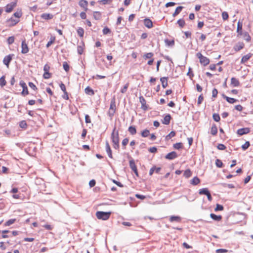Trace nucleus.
I'll use <instances>...</instances> for the list:
<instances>
[{"label": "nucleus", "mask_w": 253, "mask_h": 253, "mask_svg": "<svg viewBox=\"0 0 253 253\" xmlns=\"http://www.w3.org/2000/svg\"><path fill=\"white\" fill-rule=\"evenodd\" d=\"M111 139L113 143V146L114 148L118 150L120 147L119 132L117 131L115 132V128L111 133Z\"/></svg>", "instance_id": "nucleus-1"}, {"label": "nucleus", "mask_w": 253, "mask_h": 253, "mask_svg": "<svg viewBox=\"0 0 253 253\" xmlns=\"http://www.w3.org/2000/svg\"><path fill=\"white\" fill-rule=\"evenodd\" d=\"M111 214V212H104L98 211L96 212V216L98 219L104 220H107L109 218Z\"/></svg>", "instance_id": "nucleus-2"}, {"label": "nucleus", "mask_w": 253, "mask_h": 253, "mask_svg": "<svg viewBox=\"0 0 253 253\" xmlns=\"http://www.w3.org/2000/svg\"><path fill=\"white\" fill-rule=\"evenodd\" d=\"M116 110V105L115 98L114 97L111 101L110 108L108 112V115L110 118H112L115 113Z\"/></svg>", "instance_id": "nucleus-3"}, {"label": "nucleus", "mask_w": 253, "mask_h": 253, "mask_svg": "<svg viewBox=\"0 0 253 253\" xmlns=\"http://www.w3.org/2000/svg\"><path fill=\"white\" fill-rule=\"evenodd\" d=\"M196 56L199 58L200 63L204 66H206L210 63V59L202 55L201 52H198L196 54Z\"/></svg>", "instance_id": "nucleus-4"}, {"label": "nucleus", "mask_w": 253, "mask_h": 253, "mask_svg": "<svg viewBox=\"0 0 253 253\" xmlns=\"http://www.w3.org/2000/svg\"><path fill=\"white\" fill-rule=\"evenodd\" d=\"M17 0H14L10 3L7 4L5 7V11L7 13L11 12L16 6Z\"/></svg>", "instance_id": "nucleus-5"}, {"label": "nucleus", "mask_w": 253, "mask_h": 253, "mask_svg": "<svg viewBox=\"0 0 253 253\" xmlns=\"http://www.w3.org/2000/svg\"><path fill=\"white\" fill-rule=\"evenodd\" d=\"M13 54H9L5 56L3 59V63L6 65L7 68L9 67V64L14 57Z\"/></svg>", "instance_id": "nucleus-6"}, {"label": "nucleus", "mask_w": 253, "mask_h": 253, "mask_svg": "<svg viewBox=\"0 0 253 253\" xmlns=\"http://www.w3.org/2000/svg\"><path fill=\"white\" fill-rule=\"evenodd\" d=\"M19 22V19L14 18L13 17H10L6 21L7 26L13 27L16 25Z\"/></svg>", "instance_id": "nucleus-7"}, {"label": "nucleus", "mask_w": 253, "mask_h": 253, "mask_svg": "<svg viewBox=\"0 0 253 253\" xmlns=\"http://www.w3.org/2000/svg\"><path fill=\"white\" fill-rule=\"evenodd\" d=\"M139 99L141 104V108L144 111L147 110L149 108V106L147 104L145 99L142 96H140Z\"/></svg>", "instance_id": "nucleus-8"}, {"label": "nucleus", "mask_w": 253, "mask_h": 253, "mask_svg": "<svg viewBox=\"0 0 253 253\" xmlns=\"http://www.w3.org/2000/svg\"><path fill=\"white\" fill-rule=\"evenodd\" d=\"M244 47V43L242 42H239L234 46L233 50L237 52L243 49Z\"/></svg>", "instance_id": "nucleus-9"}, {"label": "nucleus", "mask_w": 253, "mask_h": 253, "mask_svg": "<svg viewBox=\"0 0 253 253\" xmlns=\"http://www.w3.org/2000/svg\"><path fill=\"white\" fill-rule=\"evenodd\" d=\"M20 85L23 88L22 91L21 92L22 95L23 96L28 95L29 94V91L25 83L23 81H21L20 82Z\"/></svg>", "instance_id": "nucleus-10"}, {"label": "nucleus", "mask_w": 253, "mask_h": 253, "mask_svg": "<svg viewBox=\"0 0 253 253\" xmlns=\"http://www.w3.org/2000/svg\"><path fill=\"white\" fill-rule=\"evenodd\" d=\"M29 47L26 42V40H24L21 43V53L23 54L27 53L29 52Z\"/></svg>", "instance_id": "nucleus-11"}, {"label": "nucleus", "mask_w": 253, "mask_h": 253, "mask_svg": "<svg viewBox=\"0 0 253 253\" xmlns=\"http://www.w3.org/2000/svg\"><path fill=\"white\" fill-rule=\"evenodd\" d=\"M129 166L132 170L134 172L135 175L138 177L139 174L137 170L136 166L135 165V162L133 160H130L129 161Z\"/></svg>", "instance_id": "nucleus-12"}, {"label": "nucleus", "mask_w": 253, "mask_h": 253, "mask_svg": "<svg viewBox=\"0 0 253 253\" xmlns=\"http://www.w3.org/2000/svg\"><path fill=\"white\" fill-rule=\"evenodd\" d=\"M79 5L86 11L88 10V2L86 0H80L79 2Z\"/></svg>", "instance_id": "nucleus-13"}, {"label": "nucleus", "mask_w": 253, "mask_h": 253, "mask_svg": "<svg viewBox=\"0 0 253 253\" xmlns=\"http://www.w3.org/2000/svg\"><path fill=\"white\" fill-rule=\"evenodd\" d=\"M250 131V128L248 127L242 128L239 129L237 130V134L239 135H242L244 134H247Z\"/></svg>", "instance_id": "nucleus-14"}, {"label": "nucleus", "mask_w": 253, "mask_h": 253, "mask_svg": "<svg viewBox=\"0 0 253 253\" xmlns=\"http://www.w3.org/2000/svg\"><path fill=\"white\" fill-rule=\"evenodd\" d=\"M105 148H106V151L108 154L109 157L111 159H112L113 156H112V151H111L110 145L109 144V142L107 141H106L105 142Z\"/></svg>", "instance_id": "nucleus-15"}, {"label": "nucleus", "mask_w": 253, "mask_h": 253, "mask_svg": "<svg viewBox=\"0 0 253 253\" xmlns=\"http://www.w3.org/2000/svg\"><path fill=\"white\" fill-rule=\"evenodd\" d=\"M177 155L176 153L174 151H172L168 153L166 156L165 158L168 160H173L176 158H177Z\"/></svg>", "instance_id": "nucleus-16"}, {"label": "nucleus", "mask_w": 253, "mask_h": 253, "mask_svg": "<svg viewBox=\"0 0 253 253\" xmlns=\"http://www.w3.org/2000/svg\"><path fill=\"white\" fill-rule=\"evenodd\" d=\"M144 24L147 28L149 29L153 26L152 20L149 18H146L144 20Z\"/></svg>", "instance_id": "nucleus-17"}, {"label": "nucleus", "mask_w": 253, "mask_h": 253, "mask_svg": "<svg viewBox=\"0 0 253 253\" xmlns=\"http://www.w3.org/2000/svg\"><path fill=\"white\" fill-rule=\"evenodd\" d=\"M253 54L251 53H249L244 56H243L241 60V64H244L246 62H247L252 56Z\"/></svg>", "instance_id": "nucleus-18"}, {"label": "nucleus", "mask_w": 253, "mask_h": 253, "mask_svg": "<svg viewBox=\"0 0 253 253\" xmlns=\"http://www.w3.org/2000/svg\"><path fill=\"white\" fill-rule=\"evenodd\" d=\"M237 33H238L237 37H240L242 35V23L240 22H238L237 24Z\"/></svg>", "instance_id": "nucleus-19"}, {"label": "nucleus", "mask_w": 253, "mask_h": 253, "mask_svg": "<svg viewBox=\"0 0 253 253\" xmlns=\"http://www.w3.org/2000/svg\"><path fill=\"white\" fill-rule=\"evenodd\" d=\"M41 18L44 20H50L53 18V15L52 14L44 13L41 16Z\"/></svg>", "instance_id": "nucleus-20"}, {"label": "nucleus", "mask_w": 253, "mask_h": 253, "mask_svg": "<svg viewBox=\"0 0 253 253\" xmlns=\"http://www.w3.org/2000/svg\"><path fill=\"white\" fill-rule=\"evenodd\" d=\"M231 85L234 87H237L239 86V81L234 77L232 78L231 79Z\"/></svg>", "instance_id": "nucleus-21"}, {"label": "nucleus", "mask_w": 253, "mask_h": 253, "mask_svg": "<svg viewBox=\"0 0 253 253\" xmlns=\"http://www.w3.org/2000/svg\"><path fill=\"white\" fill-rule=\"evenodd\" d=\"M171 120V116L170 115L168 114L165 116L163 120H162V123L165 125H169L170 123V121Z\"/></svg>", "instance_id": "nucleus-22"}, {"label": "nucleus", "mask_w": 253, "mask_h": 253, "mask_svg": "<svg viewBox=\"0 0 253 253\" xmlns=\"http://www.w3.org/2000/svg\"><path fill=\"white\" fill-rule=\"evenodd\" d=\"M171 222H180L181 221V218L179 216H171L169 219Z\"/></svg>", "instance_id": "nucleus-23"}, {"label": "nucleus", "mask_w": 253, "mask_h": 253, "mask_svg": "<svg viewBox=\"0 0 253 253\" xmlns=\"http://www.w3.org/2000/svg\"><path fill=\"white\" fill-rule=\"evenodd\" d=\"M161 168L160 167L157 168L155 166L153 167L149 171V175H152L154 172L157 173H159Z\"/></svg>", "instance_id": "nucleus-24"}, {"label": "nucleus", "mask_w": 253, "mask_h": 253, "mask_svg": "<svg viewBox=\"0 0 253 253\" xmlns=\"http://www.w3.org/2000/svg\"><path fill=\"white\" fill-rule=\"evenodd\" d=\"M223 97L226 99V100L230 104H233L237 101V100L233 98L229 97L225 95H223Z\"/></svg>", "instance_id": "nucleus-25"}, {"label": "nucleus", "mask_w": 253, "mask_h": 253, "mask_svg": "<svg viewBox=\"0 0 253 253\" xmlns=\"http://www.w3.org/2000/svg\"><path fill=\"white\" fill-rule=\"evenodd\" d=\"M168 78L167 77H163L160 79V81L162 83V85L163 88H166L168 86Z\"/></svg>", "instance_id": "nucleus-26"}, {"label": "nucleus", "mask_w": 253, "mask_h": 253, "mask_svg": "<svg viewBox=\"0 0 253 253\" xmlns=\"http://www.w3.org/2000/svg\"><path fill=\"white\" fill-rule=\"evenodd\" d=\"M200 182V179L197 177H194L191 180L190 183L193 185H197Z\"/></svg>", "instance_id": "nucleus-27"}, {"label": "nucleus", "mask_w": 253, "mask_h": 253, "mask_svg": "<svg viewBox=\"0 0 253 253\" xmlns=\"http://www.w3.org/2000/svg\"><path fill=\"white\" fill-rule=\"evenodd\" d=\"M242 36H243L244 40L247 42H251L252 38L248 32H245L243 33Z\"/></svg>", "instance_id": "nucleus-28"}, {"label": "nucleus", "mask_w": 253, "mask_h": 253, "mask_svg": "<svg viewBox=\"0 0 253 253\" xmlns=\"http://www.w3.org/2000/svg\"><path fill=\"white\" fill-rule=\"evenodd\" d=\"M84 92L86 94H88L89 95H93L94 94V92L93 90L89 86H87L85 88Z\"/></svg>", "instance_id": "nucleus-29"}, {"label": "nucleus", "mask_w": 253, "mask_h": 253, "mask_svg": "<svg viewBox=\"0 0 253 253\" xmlns=\"http://www.w3.org/2000/svg\"><path fill=\"white\" fill-rule=\"evenodd\" d=\"M210 216L212 219L216 221H220L222 219L221 215H216L214 213H211Z\"/></svg>", "instance_id": "nucleus-30"}, {"label": "nucleus", "mask_w": 253, "mask_h": 253, "mask_svg": "<svg viewBox=\"0 0 253 253\" xmlns=\"http://www.w3.org/2000/svg\"><path fill=\"white\" fill-rule=\"evenodd\" d=\"M77 33H78V35H79V36L80 38H83L84 37V29L82 27H79L77 29Z\"/></svg>", "instance_id": "nucleus-31"}, {"label": "nucleus", "mask_w": 253, "mask_h": 253, "mask_svg": "<svg viewBox=\"0 0 253 253\" xmlns=\"http://www.w3.org/2000/svg\"><path fill=\"white\" fill-rule=\"evenodd\" d=\"M211 133L212 135H216L217 133V128L215 125H212L211 129Z\"/></svg>", "instance_id": "nucleus-32"}, {"label": "nucleus", "mask_w": 253, "mask_h": 253, "mask_svg": "<svg viewBox=\"0 0 253 253\" xmlns=\"http://www.w3.org/2000/svg\"><path fill=\"white\" fill-rule=\"evenodd\" d=\"M128 130L131 135H134L136 133V129L134 126H130L128 127Z\"/></svg>", "instance_id": "nucleus-33"}, {"label": "nucleus", "mask_w": 253, "mask_h": 253, "mask_svg": "<svg viewBox=\"0 0 253 253\" xmlns=\"http://www.w3.org/2000/svg\"><path fill=\"white\" fill-rule=\"evenodd\" d=\"M55 39L56 38L55 36H51L50 38V41L46 45V47H49L52 43H53L55 42Z\"/></svg>", "instance_id": "nucleus-34"}, {"label": "nucleus", "mask_w": 253, "mask_h": 253, "mask_svg": "<svg viewBox=\"0 0 253 253\" xmlns=\"http://www.w3.org/2000/svg\"><path fill=\"white\" fill-rule=\"evenodd\" d=\"M183 7L181 6H178L176 7V8L175 10V11L172 14V16L173 17L176 16L177 15H178L181 11V10L183 9Z\"/></svg>", "instance_id": "nucleus-35"}, {"label": "nucleus", "mask_w": 253, "mask_h": 253, "mask_svg": "<svg viewBox=\"0 0 253 253\" xmlns=\"http://www.w3.org/2000/svg\"><path fill=\"white\" fill-rule=\"evenodd\" d=\"M13 15L15 17V19H19V18L22 16V12L21 10H17L16 12L14 13Z\"/></svg>", "instance_id": "nucleus-36"}, {"label": "nucleus", "mask_w": 253, "mask_h": 253, "mask_svg": "<svg viewBox=\"0 0 253 253\" xmlns=\"http://www.w3.org/2000/svg\"><path fill=\"white\" fill-rule=\"evenodd\" d=\"M93 17L96 20H99L101 17V13L99 11H94L93 12Z\"/></svg>", "instance_id": "nucleus-37"}, {"label": "nucleus", "mask_w": 253, "mask_h": 253, "mask_svg": "<svg viewBox=\"0 0 253 253\" xmlns=\"http://www.w3.org/2000/svg\"><path fill=\"white\" fill-rule=\"evenodd\" d=\"M183 175L186 178H189L192 175V172L190 169L185 170L184 172Z\"/></svg>", "instance_id": "nucleus-38"}, {"label": "nucleus", "mask_w": 253, "mask_h": 253, "mask_svg": "<svg viewBox=\"0 0 253 253\" xmlns=\"http://www.w3.org/2000/svg\"><path fill=\"white\" fill-rule=\"evenodd\" d=\"M150 134V131L148 129H145L141 131V135L143 137H146Z\"/></svg>", "instance_id": "nucleus-39"}, {"label": "nucleus", "mask_w": 253, "mask_h": 253, "mask_svg": "<svg viewBox=\"0 0 253 253\" xmlns=\"http://www.w3.org/2000/svg\"><path fill=\"white\" fill-rule=\"evenodd\" d=\"M16 221V219H10L5 222L4 224V226H9L13 224Z\"/></svg>", "instance_id": "nucleus-40"}, {"label": "nucleus", "mask_w": 253, "mask_h": 253, "mask_svg": "<svg viewBox=\"0 0 253 253\" xmlns=\"http://www.w3.org/2000/svg\"><path fill=\"white\" fill-rule=\"evenodd\" d=\"M209 191L208 189V188H203L199 190V193L200 195H207V194H209Z\"/></svg>", "instance_id": "nucleus-41"}, {"label": "nucleus", "mask_w": 253, "mask_h": 253, "mask_svg": "<svg viewBox=\"0 0 253 253\" xmlns=\"http://www.w3.org/2000/svg\"><path fill=\"white\" fill-rule=\"evenodd\" d=\"M173 147L174 149L179 150L183 148V144L181 142L174 144Z\"/></svg>", "instance_id": "nucleus-42"}, {"label": "nucleus", "mask_w": 253, "mask_h": 253, "mask_svg": "<svg viewBox=\"0 0 253 253\" xmlns=\"http://www.w3.org/2000/svg\"><path fill=\"white\" fill-rule=\"evenodd\" d=\"M129 83H127L124 87L121 89V92L122 93H125L126 92L128 86H129Z\"/></svg>", "instance_id": "nucleus-43"}, {"label": "nucleus", "mask_w": 253, "mask_h": 253, "mask_svg": "<svg viewBox=\"0 0 253 253\" xmlns=\"http://www.w3.org/2000/svg\"><path fill=\"white\" fill-rule=\"evenodd\" d=\"M222 18L223 20H227L229 18V15L227 12L224 11L222 13Z\"/></svg>", "instance_id": "nucleus-44"}, {"label": "nucleus", "mask_w": 253, "mask_h": 253, "mask_svg": "<svg viewBox=\"0 0 253 253\" xmlns=\"http://www.w3.org/2000/svg\"><path fill=\"white\" fill-rule=\"evenodd\" d=\"M63 68H64V70L66 72H68L69 71V70H70V66L69 65V64L67 63V62H63Z\"/></svg>", "instance_id": "nucleus-45"}, {"label": "nucleus", "mask_w": 253, "mask_h": 253, "mask_svg": "<svg viewBox=\"0 0 253 253\" xmlns=\"http://www.w3.org/2000/svg\"><path fill=\"white\" fill-rule=\"evenodd\" d=\"M177 24L180 28H183L185 26V23L183 19H180L177 21Z\"/></svg>", "instance_id": "nucleus-46"}, {"label": "nucleus", "mask_w": 253, "mask_h": 253, "mask_svg": "<svg viewBox=\"0 0 253 253\" xmlns=\"http://www.w3.org/2000/svg\"><path fill=\"white\" fill-rule=\"evenodd\" d=\"M6 84V82L5 80L4 76L1 77L0 78V85L2 87V86H4Z\"/></svg>", "instance_id": "nucleus-47"}, {"label": "nucleus", "mask_w": 253, "mask_h": 253, "mask_svg": "<svg viewBox=\"0 0 253 253\" xmlns=\"http://www.w3.org/2000/svg\"><path fill=\"white\" fill-rule=\"evenodd\" d=\"M51 77V74L49 72H44V74L43 75V77L45 79H48L50 78Z\"/></svg>", "instance_id": "nucleus-48"}, {"label": "nucleus", "mask_w": 253, "mask_h": 253, "mask_svg": "<svg viewBox=\"0 0 253 253\" xmlns=\"http://www.w3.org/2000/svg\"><path fill=\"white\" fill-rule=\"evenodd\" d=\"M153 55H154V54L153 53L149 52V53H146L145 54H144L143 56V58L144 59L151 58L153 56Z\"/></svg>", "instance_id": "nucleus-49"}, {"label": "nucleus", "mask_w": 253, "mask_h": 253, "mask_svg": "<svg viewBox=\"0 0 253 253\" xmlns=\"http://www.w3.org/2000/svg\"><path fill=\"white\" fill-rule=\"evenodd\" d=\"M250 146L249 141H246L244 144L242 146V148L243 150H247Z\"/></svg>", "instance_id": "nucleus-50"}, {"label": "nucleus", "mask_w": 253, "mask_h": 253, "mask_svg": "<svg viewBox=\"0 0 253 253\" xmlns=\"http://www.w3.org/2000/svg\"><path fill=\"white\" fill-rule=\"evenodd\" d=\"M223 210V207L221 205L217 204L216 205V207L214 209V211H221Z\"/></svg>", "instance_id": "nucleus-51"}, {"label": "nucleus", "mask_w": 253, "mask_h": 253, "mask_svg": "<svg viewBox=\"0 0 253 253\" xmlns=\"http://www.w3.org/2000/svg\"><path fill=\"white\" fill-rule=\"evenodd\" d=\"M15 38L13 36H11L8 38L7 42L8 44H11L14 42Z\"/></svg>", "instance_id": "nucleus-52"}, {"label": "nucleus", "mask_w": 253, "mask_h": 253, "mask_svg": "<svg viewBox=\"0 0 253 253\" xmlns=\"http://www.w3.org/2000/svg\"><path fill=\"white\" fill-rule=\"evenodd\" d=\"M215 165L218 168H222L223 166V163L219 159H217L215 161Z\"/></svg>", "instance_id": "nucleus-53"}, {"label": "nucleus", "mask_w": 253, "mask_h": 253, "mask_svg": "<svg viewBox=\"0 0 253 253\" xmlns=\"http://www.w3.org/2000/svg\"><path fill=\"white\" fill-rule=\"evenodd\" d=\"M213 120L216 122H219L220 120V116L218 114L214 113L212 116Z\"/></svg>", "instance_id": "nucleus-54"}, {"label": "nucleus", "mask_w": 253, "mask_h": 253, "mask_svg": "<svg viewBox=\"0 0 253 253\" xmlns=\"http://www.w3.org/2000/svg\"><path fill=\"white\" fill-rule=\"evenodd\" d=\"M129 140L127 138H126L124 139L122 141V145L124 147V148H126V145L128 144Z\"/></svg>", "instance_id": "nucleus-55"}, {"label": "nucleus", "mask_w": 253, "mask_h": 253, "mask_svg": "<svg viewBox=\"0 0 253 253\" xmlns=\"http://www.w3.org/2000/svg\"><path fill=\"white\" fill-rule=\"evenodd\" d=\"M112 0H101L99 1V2L102 4H106L111 3L112 2Z\"/></svg>", "instance_id": "nucleus-56"}, {"label": "nucleus", "mask_w": 253, "mask_h": 253, "mask_svg": "<svg viewBox=\"0 0 253 253\" xmlns=\"http://www.w3.org/2000/svg\"><path fill=\"white\" fill-rule=\"evenodd\" d=\"M19 126L21 128H26L27 126V123H26V121H21L20 123Z\"/></svg>", "instance_id": "nucleus-57"}, {"label": "nucleus", "mask_w": 253, "mask_h": 253, "mask_svg": "<svg viewBox=\"0 0 253 253\" xmlns=\"http://www.w3.org/2000/svg\"><path fill=\"white\" fill-rule=\"evenodd\" d=\"M62 97L65 100H68L69 99V94L67 91L63 92V94L62 95Z\"/></svg>", "instance_id": "nucleus-58"}, {"label": "nucleus", "mask_w": 253, "mask_h": 253, "mask_svg": "<svg viewBox=\"0 0 253 253\" xmlns=\"http://www.w3.org/2000/svg\"><path fill=\"white\" fill-rule=\"evenodd\" d=\"M175 132L173 131H171L167 136L166 139H170L175 135Z\"/></svg>", "instance_id": "nucleus-59"}, {"label": "nucleus", "mask_w": 253, "mask_h": 253, "mask_svg": "<svg viewBox=\"0 0 253 253\" xmlns=\"http://www.w3.org/2000/svg\"><path fill=\"white\" fill-rule=\"evenodd\" d=\"M28 84H29V86L32 88L33 89V90H38V88L37 87V86L32 82H29L28 83Z\"/></svg>", "instance_id": "nucleus-60"}, {"label": "nucleus", "mask_w": 253, "mask_h": 253, "mask_svg": "<svg viewBox=\"0 0 253 253\" xmlns=\"http://www.w3.org/2000/svg\"><path fill=\"white\" fill-rule=\"evenodd\" d=\"M165 42L168 45H171V46L173 45L174 44V42L173 40L169 41V40H166Z\"/></svg>", "instance_id": "nucleus-61"}, {"label": "nucleus", "mask_w": 253, "mask_h": 253, "mask_svg": "<svg viewBox=\"0 0 253 253\" xmlns=\"http://www.w3.org/2000/svg\"><path fill=\"white\" fill-rule=\"evenodd\" d=\"M77 51L79 54H82L84 52V48L82 46H78Z\"/></svg>", "instance_id": "nucleus-62"}, {"label": "nucleus", "mask_w": 253, "mask_h": 253, "mask_svg": "<svg viewBox=\"0 0 253 253\" xmlns=\"http://www.w3.org/2000/svg\"><path fill=\"white\" fill-rule=\"evenodd\" d=\"M204 100V97L203 96L202 94H201L199 97H198V104L199 105L200 104H201V103L203 102Z\"/></svg>", "instance_id": "nucleus-63"}, {"label": "nucleus", "mask_w": 253, "mask_h": 253, "mask_svg": "<svg viewBox=\"0 0 253 253\" xmlns=\"http://www.w3.org/2000/svg\"><path fill=\"white\" fill-rule=\"evenodd\" d=\"M228 252V250L223 249H219L216 250V253H225Z\"/></svg>", "instance_id": "nucleus-64"}]
</instances>
